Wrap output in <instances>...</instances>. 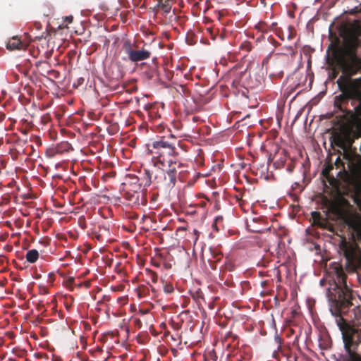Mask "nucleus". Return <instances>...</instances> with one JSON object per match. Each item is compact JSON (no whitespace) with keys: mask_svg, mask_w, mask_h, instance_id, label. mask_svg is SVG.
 Masks as SVG:
<instances>
[{"mask_svg":"<svg viewBox=\"0 0 361 361\" xmlns=\"http://www.w3.org/2000/svg\"><path fill=\"white\" fill-rule=\"evenodd\" d=\"M334 283L326 290L329 310L342 334L345 353L336 361H361L356 350L361 344V307L355 305L352 290L346 284V274L341 264L333 263Z\"/></svg>","mask_w":361,"mask_h":361,"instance_id":"1","label":"nucleus"},{"mask_svg":"<svg viewBox=\"0 0 361 361\" xmlns=\"http://www.w3.org/2000/svg\"><path fill=\"white\" fill-rule=\"evenodd\" d=\"M341 44L331 43L332 57L341 69L343 75L339 77L337 84L342 93L336 97V104L345 114L347 109L341 105L350 99H360L359 85L361 78L351 79V77L361 73V22L355 21L343 27L341 31Z\"/></svg>","mask_w":361,"mask_h":361,"instance_id":"2","label":"nucleus"},{"mask_svg":"<svg viewBox=\"0 0 361 361\" xmlns=\"http://www.w3.org/2000/svg\"><path fill=\"white\" fill-rule=\"evenodd\" d=\"M175 142L176 137L171 135V138L161 137L147 145V149L155 165L159 164L167 168L181 166V157L176 151Z\"/></svg>","mask_w":361,"mask_h":361,"instance_id":"3","label":"nucleus"},{"mask_svg":"<svg viewBox=\"0 0 361 361\" xmlns=\"http://www.w3.org/2000/svg\"><path fill=\"white\" fill-rule=\"evenodd\" d=\"M338 252L345 260V270L349 273L356 272L361 267V250L353 240L341 238L338 245Z\"/></svg>","mask_w":361,"mask_h":361,"instance_id":"4","label":"nucleus"},{"mask_svg":"<svg viewBox=\"0 0 361 361\" xmlns=\"http://www.w3.org/2000/svg\"><path fill=\"white\" fill-rule=\"evenodd\" d=\"M178 174L174 168H167L166 170L155 169L154 172V183L157 187L166 189L173 188L177 181Z\"/></svg>","mask_w":361,"mask_h":361,"instance_id":"5","label":"nucleus"},{"mask_svg":"<svg viewBox=\"0 0 361 361\" xmlns=\"http://www.w3.org/2000/svg\"><path fill=\"white\" fill-rule=\"evenodd\" d=\"M123 49L125 53L128 55V59L132 62H138L148 59L151 56V51L145 48L142 49H135L133 48V44L129 40L123 42Z\"/></svg>","mask_w":361,"mask_h":361,"instance_id":"6","label":"nucleus"},{"mask_svg":"<svg viewBox=\"0 0 361 361\" xmlns=\"http://www.w3.org/2000/svg\"><path fill=\"white\" fill-rule=\"evenodd\" d=\"M360 104L355 108V111L346 110L342 118L348 123L361 124V99Z\"/></svg>","mask_w":361,"mask_h":361,"instance_id":"7","label":"nucleus"},{"mask_svg":"<svg viewBox=\"0 0 361 361\" xmlns=\"http://www.w3.org/2000/svg\"><path fill=\"white\" fill-rule=\"evenodd\" d=\"M328 209L335 216L343 219L346 223H348V219L347 217L346 212L339 201L333 200L330 202Z\"/></svg>","mask_w":361,"mask_h":361,"instance_id":"8","label":"nucleus"},{"mask_svg":"<svg viewBox=\"0 0 361 361\" xmlns=\"http://www.w3.org/2000/svg\"><path fill=\"white\" fill-rule=\"evenodd\" d=\"M71 149V145L67 142H63L58 144L54 147L49 148L47 152V156L52 158L55 157L56 154H62L66 152H68Z\"/></svg>","mask_w":361,"mask_h":361,"instance_id":"9","label":"nucleus"},{"mask_svg":"<svg viewBox=\"0 0 361 361\" xmlns=\"http://www.w3.org/2000/svg\"><path fill=\"white\" fill-rule=\"evenodd\" d=\"M222 342L227 348H235L238 345L239 337L232 331H228L223 337Z\"/></svg>","mask_w":361,"mask_h":361,"instance_id":"10","label":"nucleus"},{"mask_svg":"<svg viewBox=\"0 0 361 361\" xmlns=\"http://www.w3.org/2000/svg\"><path fill=\"white\" fill-rule=\"evenodd\" d=\"M174 169L178 174L177 180L178 179L180 182L186 181L190 173V171L188 166L183 163L182 159L181 166H176Z\"/></svg>","mask_w":361,"mask_h":361,"instance_id":"11","label":"nucleus"},{"mask_svg":"<svg viewBox=\"0 0 361 361\" xmlns=\"http://www.w3.org/2000/svg\"><path fill=\"white\" fill-rule=\"evenodd\" d=\"M287 158L286 151L285 149L279 150L274 155L275 159L274 164L276 168L279 169L283 166Z\"/></svg>","mask_w":361,"mask_h":361,"instance_id":"12","label":"nucleus"},{"mask_svg":"<svg viewBox=\"0 0 361 361\" xmlns=\"http://www.w3.org/2000/svg\"><path fill=\"white\" fill-rule=\"evenodd\" d=\"M23 44L21 40L17 37H13L8 40L6 44V48L11 51L20 50L23 49Z\"/></svg>","mask_w":361,"mask_h":361,"instance_id":"13","label":"nucleus"},{"mask_svg":"<svg viewBox=\"0 0 361 361\" xmlns=\"http://www.w3.org/2000/svg\"><path fill=\"white\" fill-rule=\"evenodd\" d=\"M154 171H150L149 170H145L143 177L140 179V182L142 183L144 188L147 187L152 183H154Z\"/></svg>","mask_w":361,"mask_h":361,"instance_id":"14","label":"nucleus"},{"mask_svg":"<svg viewBox=\"0 0 361 361\" xmlns=\"http://www.w3.org/2000/svg\"><path fill=\"white\" fill-rule=\"evenodd\" d=\"M134 180H135V181L131 182L129 185V186L130 188V190L133 191V192L140 193V195L142 196V193H141V192L142 191L143 185L140 182V178H136Z\"/></svg>","mask_w":361,"mask_h":361,"instance_id":"15","label":"nucleus"},{"mask_svg":"<svg viewBox=\"0 0 361 361\" xmlns=\"http://www.w3.org/2000/svg\"><path fill=\"white\" fill-rule=\"evenodd\" d=\"M39 258V252L37 250L32 249L26 253L25 259L30 263H35Z\"/></svg>","mask_w":361,"mask_h":361,"instance_id":"16","label":"nucleus"},{"mask_svg":"<svg viewBox=\"0 0 361 361\" xmlns=\"http://www.w3.org/2000/svg\"><path fill=\"white\" fill-rule=\"evenodd\" d=\"M140 196V193L131 192L130 190L126 191V199L130 202H133V203H136L138 202Z\"/></svg>","mask_w":361,"mask_h":361,"instance_id":"17","label":"nucleus"},{"mask_svg":"<svg viewBox=\"0 0 361 361\" xmlns=\"http://www.w3.org/2000/svg\"><path fill=\"white\" fill-rule=\"evenodd\" d=\"M158 6L165 12L169 13L171 9V6L169 4V1L167 0H159Z\"/></svg>","mask_w":361,"mask_h":361,"instance_id":"18","label":"nucleus"},{"mask_svg":"<svg viewBox=\"0 0 361 361\" xmlns=\"http://www.w3.org/2000/svg\"><path fill=\"white\" fill-rule=\"evenodd\" d=\"M147 276L152 281V283H156L158 281V274L157 272L149 269H145Z\"/></svg>","mask_w":361,"mask_h":361,"instance_id":"19","label":"nucleus"},{"mask_svg":"<svg viewBox=\"0 0 361 361\" xmlns=\"http://www.w3.org/2000/svg\"><path fill=\"white\" fill-rule=\"evenodd\" d=\"M73 19V18L72 16L63 17L61 18L62 23H61V24L59 25L58 29H63V28L67 27L68 25L72 23Z\"/></svg>","mask_w":361,"mask_h":361,"instance_id":"20","label":"nucleus"},{"mask_svg":"<svg viewBox=\"0 0 361 361\" xmlns=\"http://www.w3.org/2000/svg\"><path fill=\"white\" fill-rule=\"evenodd\" d=\"M161 283H163V289L164 293L171 294L174 291L173 286L171 283H168L163 279H161Z\"/></svg>","mask_w":361,"mask_h":361,"instance_id":"21","label":"nucleus"},{"mask_svg":"<svg viewBox=\"0 0 361 361\" xmlns=\"http://www.w3.org/2000/svg\"><path fill=\"white\" fill-rule=\"evenodd\" d=\"M235 267V265L231 259L226 258L224 264V269L228 271H234Z\"/></svg>","mask_w":361,"mask_h":361,"instance_id":"22","label":"nucleus"},{"mask_svg":"<svg viewBox=\"0 0 361 361\" xmlns=\"http://www.w3.org/2000/svg\"><path fill=\"white\" fill-rule=\"evenodd\" d=\"M312 217L314 220V223L315 224L319 225L320 226H322V224L321 222L322 220H323V218L322 217V215L318 212H312Z\"/></svg>","mask_w":361,"mask_h":361,"instance_id":"23","label":"nucleus"},{"mask_svg":"<svg viewBox=\"0 0 361 361\" xmlns=\"http://www.w3.org/2000/svg\"><path fill=\"white\" fill-rule=\"evenodd\" d=\"M148 114L152 119H156L157 118L160 117V116L157 114V109L155 106H151L149 107Z\"/></svg>","mask_w":361,"mask_h":361,"instance_id":"24","label":"nucleus"},{"mask_svg":"<svg viewBox=\"0 0 361 361\" xmlns=\"http://www.w3.org/2000/svg\"><path fill=\"white\" fill-rule=\"evenodd\" d=\"M240 49L246 51H250L252 49V44L249 42H244L241 44Z\"/></svg>","mask_w":361,"mask_h":361,"instance_id":"25","label":"nucleus"},{"mask_svg":"<svg viewBox=\"0 0 361 361\" xmlns=\"http://www.w3.org/2000/svg\"><path fill=\"white\" fill-rule=\"evenodd\" d=\"M84 81H85V79L83 78H79L77 80L76 83L74 84V86L79 87V86L83 85Z\"/></svg>","mask_w":361,"mask_h":361,"instance_id":"26","label":"nucleus"},{"mask_svg":"<svg viewBox=\"0 0 361 361\" xmlns=\"http://www.w3.org/2000/svg\"><path fill=\"white\" fill-rule=\"evenodd\" d=\"M336 144L338 146L341 147L343 145V139L341 137H338L336 140Z\"/></svg>","mask_w":361,"mask_h":361,"instance_id":"27","label":"nucleus"},{"mask_svg":"<svg viewBox=\"0 0 361 361\" xmlns=\"http://www.w3.org/2000/svg\"><path fill=\"white\" fill-rule=\"evenodd\" d=\"M221 252H217L216 254H214V257L216 259V261L221 260Z\"/></svg>","mask_w":361,"mask_h":361,"instance_id":"28","label":"nucleus"},{"mask_svg":"<svg viewBox=\"0 0 361 361\" xmlns=\"http://www.w3.org/2000/svg\"><path fill=\"white\" fill-rule=\"evenodd\" d=\"M333 167L332 166H330L329 168H326L324 170H323V174L325 176H327L329 172V170H331Z\"/></svg>","mask_w":361,"mask_h":361,"instance_id":"29","label":"nucleus"},{"mask_svg":"<svg viewBox=\"0 0 361 361\" xmlns=\"http://www.w3.org/2000/svg\"><path fill=\"white\" fill-rule=\"evenodd\" d=\"M224 12L222 11H219L217 12V18H218V19L220 20L221 18L224 16Z\"/></svg>","mask_w":361,"mask_h":361,"instance_id":"30","label":"nucleus"},{"mask_svg":"<svg viewBox=\"0 0 361 361\" xmlns=\"http://www.w3.org/2000/svg\"><path fill=\"white\" fill-rule=\"evenodd\" d=\"M5 117V114L4 113L0 112V123L4 120Z\"/></svg>","mask_w":361,"mask_h":361,"instance_id":"31","label":"nucleus"},{"mask_svg":"<svg viewBox=\"0 0 361 361\" xmlns=\"http://www.w3.org/2000/svg\"><path fill=\"white\" fill-rule=\"evenodd\" d=\"M47 73L48 74H51V75H55V74L58 73V72L54 70L48 71Z\"/></svg>","mask_w":361,"mask_h":361,"instance_id":"32","label":"nucleus"},{"mask_svg":"<svg viewBox=\"0 0 361 361\" xmlns=\"http://www.w3.org/2000/svg\"><path fill=\"white\" fill-rule=\"evenodd\" d=\"M246 85L250 87H255L257 85V84H253V83H250V82H247Z\"/></svg>","mask_w":361,"mask_h":361,"instance_id":"33","label":"nucleus"},{"mask_svg":"<svg viewBox=\"0 0 361 361\" xmlns=\"http://www.w3.org/2000/svg\"><path fill=\"white\" fill-rule=\"evenodd\" d=\"M320 346L323 349H328L329 348V345L325 344L324 346H322V343H320Z\"/></svg>","mask_w":361,"mask_h":361,"instance_id":"34","label":"nucleus"},{"mask_svg":"<svg viewBox=\"0 0 361 361\" xmlns=\"http://www.w3.org/2000/svg\"><path fill=\"white\" fill-rule=\"evenodd\" d=\"M222 219H223V217H222V216H217V217H216V219H215V222L216 223V222H218L219 221H222Z\"/></svg>","mask_w":361,"mask_h":361,"instance_id":"35","label":"nucleus"},{"mask_svg":"<svg viewBox=\"0 0 361 361\" xmlns=\"http://www.w3.org/2000/svg\"><path fill=\"white\" fill-rule=\"evenodd\" d=\"M276 341H277V342H278L279 348V347H280V343H281V338H279V337H277V338H276Z\"/></svg>","mask_w":361,"mask_h":361,"instance_id":"36","label":"nucleus"},{"mask_svg":"<svg viewBox=\"0 0 361 361\" xmlns=\"http://www.w3.org/2000/svg\"><path fill=\"white\" fill-rule=\"evenodd\" d=\"M288 170L289 172H292L293 171V167L290 166H288Z\"/></svg>","mask_w":361,"mask_h":361,"instance_id":"37","label":"nucleus"},{"mask_svg":"<svg viewBox=\"0 0 361 361\" xmlns=\"http://www.w3.org/2000/svg\"><path fill=\"white\" fill-rule=\"evenodd\" d=\"M150 287H151L152 291V292H155V288L153 286H150Z\"/></svg>","mask_w":361,"mask_h":361,"instance_id":"38","label":"nucleus"},{"mask_svg":"<svg viewBox=\"0 0 361 361\" xmlns=\"http://www.w3.org/2000/svg\"><path fill=\"white\" fill-rule=\"evenodd\" d=\"M154 266H156L157 267H159V264H154Z\"/></svg>","mask_w":361,"mask_h":361,"instance_id":"39","label":"nucleus"},{"mask_svg":"<svg viewBox=\"0 0 361 361\" xmlns=\"http://www.w3.org/2000/svg\"><path fill=\"white\" fill-rule=\"evenodd\" d=\"M247 75V73H244L243 75V77H245Z\"/></svg>","mask_w":361,"mask_h":361,"instance_id":"40","label":"nucleus"},{"mask_svg":"<svg viewBox=\"0 0 361 361\" xmlns=\"http://www.w3.org/2000/svg\"><path fill=\"white\" fill-rule=\"evenodd\" d=\"M261 25H257V27H259H259H260Z\"/></svg>","mask_w":361,"mask_h":361,"instance_id":"41","label":"nucleus"}]
</instances>
